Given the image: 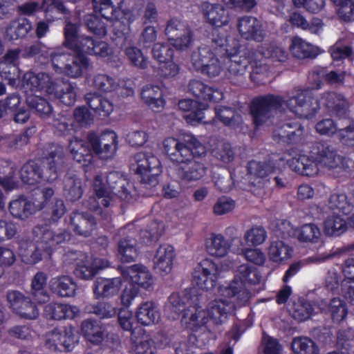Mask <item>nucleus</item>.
Listing matches in <instances>:
<instances>
[{
	"label": "nucleus",
	"mask_w": 354,
	"mask_h": 354,
	"mask_svg": "<svg viewBox=\"0 0 354 354\" xmlns=\"http://www.w3.org/2000/svg\"><path fill=\"white\" fill-rule=\"evenodd\" d=\"M261 281L257 270L247 263L239 266L234 279L221 285L216 298L203 307L195 300L185 309L181 318L182 326L192 332H212L225 323L229 315L236 308L245 305L250 297L247 286Z\"/></svg>",
	"instance_id": "obj_1"
},
{
	"label": "nucleus",
	"mask_w": 354,
	"mask_h": 354,
	"mask_svg": "<svg viewBox=\"0 0 354 354\" xmlns=\"http://www.w3.org/2000/svg\"><path fill=\"white\" fill-rule=\"evenodd\" d=\"M331 255L327 254H319L313 257H310L306 259H304L303 261H300L296 263H292L289 268L286 270L284 277H283V281L285 282L288 281L290 277L295 275L300 268L304 266V265L308 264V263H321L330 258Z\"/></svg>",
	"instance_id": "obj_50"
},
{
	"label": "nucleus",
	"mask_w": 354,
	"mask_h": 354,
	"mask_svg": "<svg viewBox=\"0 0 354 354\" xmlns=\"http://www.w3.org/2000/svg\"><path fill=\"white\" fill-rule=\"evenodd\" d=\"M47 276L44 272H37L32 280V296L39 304L46 303L49 299V295L45 289Z\"/></svg>",
	"instance_id": "obj_41"
},
{
	"label": "nucleus",
	"mask_w": 354,
	"mask_h": 354,
	"mask_svg": "<svg viewBox=\"0 0 354 354\" xmlns=\"http://www.w3.org/2000/svg\"><path fill=\"white\" fill-rule=\"evenodd\" d=\"M235 207L234 200L222 196L217 199L213 206V212L216 215H223L231 212Z\"/></svg>",
	"instance_id": "obj_62"
},
{
	"label": "nucleus",
	"mask_w": 354,
	"mask_h": 354,
	"mask_svg": "<svg viewBox=\"0 0 354 354\" xmlns=\"http://www.w3.org/2000/svg\"><path fill=\"white\" fill-rule=\"evenodd\" d=\"M134 170L140 175L141 181L150 187L158 184L161 172L160 161L150 153L140 152L134 156Z\"/></svg>",
	"instance_id": "obj_14"
},
{
	"label": "nucleus",
	"mask_w": 354,
	"mask_h": 354,
	"mask_svg": "<svg viewBox=\"0 0 354 354\" xmlns=\"http://www.w3.org/2000/svg\"><path fill=\"white\" fill-rule=\"evenodd\" d=\"M81 330L85 339L93 345L101 344L107 336L104 327L97 321L85 320Z\"/></svg>",
	"instance_id": "obj_31"
},
{
	"label": "nucleus",
	"mask_w": 354,
	"mask_h": 354,
	"mask_svg": "<svg viewBox=\"0 0 354 354\" xmlns=\"http://www.w3.org/2000/svg\"><path fill=\"white\" fill-rule=\"evenodd\" d=\"M123 180L117 172H111L106 176L97 175L93 183L95 196L88 201V208L97 214H102V207L106 208L113 205L115 194L112 193L115 185Z\"/></svg>",
	"instance_id": "obj_8"
},
{
	"label": "nucleus",
	"mask_w": 354,
	"mask_h": 354,
	"mask_svg": "<svg viewBox=\"0 0 354 354\" xmlns=\"http://www.w3.org/2000/svg\"><path fill=\"white\" fill-rule=\"evenodd\" d=\"M93 85L97 89L104 92H111L117 88L115 81L111 77L100 74L94 77Z\"/></svg>",
	"instance_id": "obj_61"
},
{
	"label": "nucleus",
	"mask_w": 354,
	"mask_h": 354,
	"mask_svg": "<svg viewBox=\"0 0 354 354\" xmlns=\"http://www.w3.org/2000/svg\"><path fill=\"white\" fill-rule=\"evenodd\" d=\"M48 153L44 161V163L48 167V169L44 174V178L47 181H50L57 178V171L63 166V147L59 145H51L49 146Z\"/></svg>",
	"instance_id": "obj_28"
},
{
	"label": "nucleus",
	"mask_w": 354,
	"mask_h": 354,
	"mask_svg": "<svg viewBox=\"0 0 354 354\" xmlns=\"http://www.w3.org/2000/svg\"><path fill=\"white\" fill-rule=\"evenodd\" d=\"M141 97L145 103L155 111H158L164 106L162 91L158 86L153 84L145 86L141 91Z\"/></svg>",
	"instance_id": "obj_40"
},
{
	"label": "nucleus",
	"mask_w": 354,
	"mask_h": 354,
	"mask_svg": "<svg viewBox=\"0 0 354 354\" xmlns=\"http://www.w3.org/2000/svg\"><path fill=\"white\" fill-rule=\"evenodd\" d=\"M28 106L41 118H46L52 113L51 106L39 95H29L26 99Z\"/></svg>",
	"instance_id": "obj_54"
},
{
	"label": "nucleus",
	"mask_w": 354,
	"mask_h": 354,
	"mask_svg": "<svg viewBox=\"0 0 354 354\" xmlns=\"http://www.w3.org/2000/svg\"><path fill=\"white\" fill-rule=\"evenodd\" d=\"M136 317L138 323L150 326L158 322L160 314L153 302L145 301L138 306Z\"/></svg>",
	"instance_id": "obj_36"
},
{
	"label": "nucleus",
	"mask_w": 354,
	"mask_h": 354,
	"mask_svg": "<svg viewBox=\"0 0 354 354\" xmlns=\"http://www.w3.org/2000/svg\"><path fill=\"white\" fill-rule=\"evenodd\" d=\"M279 230L284 236H294L303 243H317L322 235L320 229L313 223L305 224L298 229H294L288 221H283L279 225Z\"/></svg>",
	"instance_id": "obj_17"
},
{
	"label": "nucleus",
	"mask_w": 354,
	"mask_h": 354,
	"mask_svg": "<svg viewBox=\"0 0 354 354\" xmlns=\"http://www.w3.org/2000/svg\"><path fill=\"white\" fill-rule=\"evenodd\" d=\"M166 33L172 44L178 49L184 50L189 47L192 42L191 31L178 19L169 21L166 28Z\"/></svg>",
	"instance_id": "obj_20"
},
{
	"label": "nucleus",
	"mask_w": 354,
	"mask_h": 354,
	"mask_svg": "<svg viewBox=\"0 0 354 354\" xmlns=\"http://www.w3.org/2000/svg\"><path fill=\"white\" fill-rule=\"evenodd\" d=\"M269 260L277 265L285 264L293 255V248L283 240H272L268 248Z\"/></svg>",
	"instance_id": "obj_29"
},
{
	"label": "nucleus",
	"mask_w": 354,
	"mask_h": 354,
	"mask_svg": "<svg viewBox=\"0 0 354 354\" xmlns=\"http://www.w3.org/2000/svg\"><path fill=\"white\" fill-rule=\"evenodd\" d=\"M124 282L137 284L145 289L149 288L153 283V277L149 270L140 265H135L122 272Z\"/></svg>",
	"instance_id": "obj_26"
},
{
	"label": "nucleus",
	"mask_w": 354,
	"mask_h": 354,
	"mask_svg": "<svg viewBox=\"0 0 354 354\" xmlns=\"http://www.w3.org/2000/svg\"><path fill=\"white\" fill-rule=\"evenodd\" d=\"M162 232V225L153 222L149 226V230H142L140 234L141 241L136 244V241L127 237L120 241L118 245V253L121 261L131 262L138 257V251L140 245L147 244L151 241L156 239Z\"/></svg>",
	"instance_id": "obj_13"
},
{
	"label": "nucleus",
	"mask_w": 354,
	"mask_h": 354,
	"mask_svg": "<svg viewBox=\"0 0 354 354\" xmlns=\"http://www.w3.org/2000/svg\"><path fill=\"white\" fill-rule=\"evenodd\" d=\"M122 284L121 277L97 278L93 286L94 296L97 299L112 297L118 293Z\"/></svg>",
	"instance_id": "obj_27"
},
{
	"label": "nucleus",
	"mask_w": 354,
	"mask_h": 354,
	"mask_svg": "<svg viewBox=\"0 0 354 354\" xmlns=\"http://www.w3.org/2000/svg\"><path fill=\"white\" fill-rule=\"evenodd\" d=\"M290 50L294 57L299 59L315 57L322 52L319 47L306 42L299 37L292 39Z\"/></svg>",
	"instance_id": "obj_37"
},
{
	"label": "nucleus",
	"mask_w": 354,
	"mask_h": 354,
	"mask_svg": "<svg viewBox=\"0 0 354 354\" xmlns=\"http://www.w3.org/2000/svg\"><path fill=\"white\" fill-rule=\"evenodd\" d=\"M64 195L71 201L80 199L82 195V183L77 178H68L64 184Z\"/></svg>",
	"instance_id": "obj_55"
},
{
	"label": "nucleus",
	"mask_w": 354,
	"mask_h": 354,
	"mask_svg": "<svg viewBox=\"0 0 354 354\" xmlns=\"http://www.w3.org/2000/svg\"><path fill=\"white\" fill-rule=\"evenodd\" d=\"M86 100L90 108L100 116L107 117L113 111L112 102L101 96L88 94L86 96Z\"/></svg>",
	"instance_id": "obj_42"
},
{
	"label": "nucleus",
	"mask_w": 354,
	"mask_h": 354,
	"mask_svg": "<svg viewBox=\"0 0 354 354\" xmlns=\"http://www.w3.org/2000/svg\"><path fill=\"white\" fill-rule=\"evenodd\" d=\"M109 266V262L107 260L82 255L80 261L77 263L75 274L81 279L90 280L92 279L99 271Z\"/></svg>",
	"instance_id": "obj_19"
},
{
	"label": "nucleus",
	"mask_w": 354,
	"mask_h": 354,
	"mask_svg": "<svg viewBox=\"0 0 354 354\" xmlns=\"http://www.w3.org/2000/svg\"><path fill=\"white\" fill-rule=\"evenodd\" d=\"M178 106L180 110L189 113L185 116L187 122L192 125H196L203 122L204 118L203 111L207 108V104L205 102L198 103L189 99H185L178 102Z\"/></svg>",
	"instance_id": "obj_32"
},
{
	"label": "nucleus",
	"mask_w": 354,
	"mask_h": 354,
	"mask_svg": "<svg viewBox=\"0 0 354 354\" xmlns=\"http://www.w3.org/2000/svg\"><path fill=\"white\" fill-rule=\"evenodd\" d=\"M32 28V26L26 19H19L12 21L6 28L5 37L8 39H17L24 37Z\"/></svg>",
	"instance_id": "obj_46"
},
{
	"label": "nucleus",
	"mask_w": 354,
	"mask_h": 354,
	"mask_svg": "<svg viewBox=\"0 0 354 354\" xmlns=\"http://www.w3.org/2000/svg\"><path fill=\"white\" fill-rule=\"evenodd\" d=\"M315 313L316 308L310 302L303 300L296 303L292 311L293 318L299 322L307 320Z\"/></svg>",
	"instance_id": "obj_53"
},
{
	"label": "nucleus",
	"mask_w": 354,
	"mask_h": 354,
	"mask_svg": "<svg viewBox=\"0 0 354 354\" xmlns=\"http://www.w3.org/2000/svg\"><path fill=\"white\" fill-rule=\"evenodd\" d=\"M95 226V221L89 215L73 212L70 218V227L75 233L87 236L91 234Z\"/></svg>",
	"instance_id": "obj_35"
},
{
	"label": "nucleus",
	"mask_w": 354,
	"mask_h": 354,
	"mask_svg": "<svg viewBox=\"0 0 354 354\" xmlns=\"http://www.w3.org/2000/svg\"><path fill=\"white\" fill-rule=\"evenodd\" d=\"M267 238L265 229L261 226H253L246 230L243 240L248 246H258L263 244Z\"/></svg>",
	"instance_id": "obj_52"
},
{
	"label": "nucleus",
	"mask_w": 354,
	"mask_h": 354,
	"mask_svg": "<svg viewBox=\"0 0 354 354\" xmlns=\"http://www.w3.org/2000/svg\"><path fill=\"white\" fill-rule=\"evenodd\" d=\"M79 342L75 329L71 326L55 328L46 334L45 346L51 351L62 348L71 351Z\"/></svg>",
	"instance_id": "obj_15"
},
{
	"label": "nucleus",
	"mask_w": 354,
	"mask_h": 354,
	"mask_svg": "<svg viewBox=\"0 0 354 354\" xmlns=\"http://www.w3.org/2000/svg\"><path fill=\"white\" fill-rule=\"evenodd\" d=\"M42 8L48 20L57 19L58 15L66 10L64 5L58 0H44Z\"/></svg>",
	"instance_id": "obj_56"
},
{
	"label": "nucleus",
	"mask_w": 354,
	"mask_h": 354,
	"mask_svg": "<svg viewBox=\"0 0 354 354\" xmlns=\"http://www.w3.org/2000/svg\"><path fill=\"white\" fill-rule=\"evenodd\" d=\"M124 0H93V8L107 20H118L124 17Z\"/></svg>",
	"instance_id": "obj_23"
},
{
	"label": "nucleus",
	"mask_w": 354,
	"mask_h": 354,
	"mask_svg": "<svg viewBox=\"0 0 354 354\" xmlns=\"http://www.w3.org/2000/svg\"><path fill=\"white\" fill-rule=\"evenodd\" d=\"M240 47L238 41L232 39V48L227 44L225 49L227 57L224 62L228 71L233 75H242L248 64L251 62L250 57H245V53H241Z\"/></svg>",
	"instance_id": "obj_18"
},
{
	"label": "nucleus",
	"mask_w": 354,
	"mask_h": 354,
	"mask_svg": "<svg viewBox=\"0 0 354 354\" xmlns=\"http://www.w3.org/2000/svg\"><path fill=\"white\" fill-rule=\"evenodd\" d=\"M194 66L209 77H216L222 71L219 60L207 47L200 48L192 57Z\"/></svg>",
	"instance_id": "obj_16"
},
{
	"label": "nucleus",
	"mask_w": 354,
	"mask_h": 354,
	"mask_svg": "<svg viewBox=\"0 0 354 354\" xmlns=\"http://www.w3.org/2000/svg\"><path fill=\"white\" fill-rule=\"evenodd\" d=\"M237 28L241 37L246 40L260 41L264 37L261 23L253 17L245 16L239 19Z\"/></svg>",
	"instance_id": "obj_24"
},
{
	"label": "nucleus",
	"mask_w": 354,
	"mask_h": 354,
	"mask_svg": "<svg viewBox=\"0 0 354 354\" xmlns=\"http://www.w3.org/2000/svg\"><path fill=\"white\" fill-rule=\"evenodd\" d=\"M124 53L128 62L132 66L139 68H146L148 66V58L142 50L136 46H129L124 48Z\"/></svg>",
	"instance_id": "obj_51"
},
{
	"label": "nucleus",
	"mask_w": 354,
	"mask_h": 354,
	"mask_svg": "<svg viewBox=\"0 0 354 354\" xmlns=\"http://www.w3.org/2000/svg\"><path fill=\"white\" fill-rule=\"evenodd\" d=\"M213 156L225 164L234 160V154L229 143L219 142L216 148L212 149Z\"/></svg>",
	"instance_id": "obj_57"
},
{
	"label": "nucleus",
	"mask_w": 354,
	"mask_h": 354,
	"mask_svg": "<svg viewBox=\"0 0 354 354\" xmlns=\"http://www.w3.org/2000/svg\"><path fill=\"white\" fill-rule=\"evenodd\" d=\"M50 290L62 297H72L76 295L77 286L68 275L57 276L53 278L49 283Z\"/></svg>",
	"instance_id": "obj_30"
},
{
	"label": "nucleus",
	"mask_w": 354,
	"mask_h": 354,
	"mask_svg": "<svg viewBox=\"0 0 354 354\" xmlns=\"http://www.w3.org/2000/svg\"><path fill=\"white\" fill-rule=\"evenodd\" d=\"M245 259L257 266H262L266 261V256L262 250L257 248H245L242 250Z\"/></svg>",
	"instance_id": "obj_64"
},
{
	"label": "nucleus",
	"mask_w": 354,
	"mask_h": 354,
	"mask_svg": "<svg viewBox=\"0 0 354 354\" xmlns=\"http://www.w3.org/2000/svg\"><path fill=\"white\" fill-rule=\"evenodd\" d=\"M319 104L333 109L337 114L346 113L348 103L341 95L335 93L326 94L318 102L312 98L308 90L295 89L288 100L279 96H267L253 101L251 113L256 127L269 124V120L274 110L288 109L299 118H309L315 115Z\"/></svg>",
	"instance_id": "obj_2"
},
{
	"label": "nucleus",
	"mask_w": 354,
	"mask_h": 354,
	"mask_svg": "<svg viewBox=\"0 0 354 354\" xmlns=\"http://www.w3.org/2000/svg\"><path fill=\"white\" fill-rule=\"evenodd\" d=\"M233 263L228 259L214 261L205 258L195 267L193 273L194 280L200 289L208 290L212 289L216 280L221 274L232 268Z\"/></svg>",
	"instance_id": "obj_9"
},
{
	"label": "nucleus",
	"mask_w": 354,
	"mask_h": 354,
	"mask_svg": "<svg viewBox=\"0 0 354 354\" xmlns=\"http://www.w3.org/2000/svg\"><path fill=\"white\" fill-rule=\"evenodd\" d=\"M44 207V203L37 198L29 201L26 198L20 197L12 200L9 205L10 214L15 218L26 219L29 216Z\"/></svg>",
	"instance_id": "obj_21"
},
{
	"label": "nucleus",
	"mask_w": 354,
	"mask_h": 354,
	"mask_svg": "<svg viewBox=\"0 0 354 354\" xmlns=\"http://www.w3.org/2000/svg\"><path fill=\"white\" fill-rule=\"evenodd\" d=\"M73 52L75 55L72 57L71 63H66L71 56L65 54L61 49L50 50L46 53V55L50 56L53 68L57 73H65L71 77H78L86 72L89 64L83 53Z\"/></svg>",
	"instance_id": "obj_12"
},
{
	"label": "nucleus",
	"mask_w": 354,
	"mask_h": 354,
	"mask_svg": "<svg viewBox=\"0 0 354 354\" xmlns=\"http://www.w3.org/2000/svg\"><path fill=\"white\" fill-rule=\"evenodd\" d=\"M130 351L136 354H153L155 351L153 341L147 334H133L131 338Z\"/></svg>",
	"instance_id": "obj_39"
},
{
	"label": "nucleus",
	"mask_w": 354,
	"mask_h": 354,
	"mask_svg": "<svg viewBox=\"0 0 354 354\" xmlns=\"http://www.w3.org/2000/svg\"><path fill=\"white\" fill-rule=\"evenodd\" d=\"M118 137L113 131L104 133L100 138H91L88 142L73 138L68 148L75 160L84 166H88L92 160V150L102 158L111 157L116 150Z\"/></svg>",
	"instance_id": "obj_3"
},
{
	"label": "nucleus",
	"mask_w": 354,
	"mask_h": 354,
	"mask_svg": "<svg viewBox=\"0 0 354 354\" xmlns=\"http://www.w3.org/2000/svg\"><path fill=\"white\" fill-rule=\"evenodd\" d=\"M338 16L345 21H354V2L352 0H344L336 3Z\"/></svg>",
	"instance_id": "obj_60"
},
{
	"label": "nucleus",
	"mask_w": 354,
	"mask_h": 354,
	"mask_svg": "<svg viewBox=\"0 0 354 354\" xmlns=\"http://www.w3.org/2000/svg\"><path fill=\"white\" fill-rule=\"evenodd\" d=\"M175 257L173 246L168 244L161 245L153 257V266L156 271L161 275L169 274L172 270Z\"/></svg>",
	"instance_id": "obj_25"
},
{
	"label": "nucleus",
	"mask_w": 354,
	"mask_h": 354,
	"mask_svg": "<svg viewBox=\"0 0 354 354\" xmlns=\"http://www.w3.org/2000/svg\"><path fill=\"white\" fill-rule=\"evenodd\" d=\"M33 234L37 237L35 250L32 251L30 257L28 253L21 254L24 261L32 264L37 263L44 257H50L53 248L68 237L67 234H55L46 226L36 227Z\"/></svg>",
	"instance_id": "obj_10"
},
{
	"label": "nucleus",
	"mask_w": 354,
	"mask_h": 354,
	"mask_svg": "<svg viewBox=\"0 0 354 354\" xmlns=\"http://www.w3.org/2000/svg\"><path fill=\"white\" fill-rule=\"evenodd\" d=\"M79 311V308L75 306L59 303H50L44 308V315L47 318L57 320L73 319Z\"/></svg>",
	"instance_id": "obj_34"
},
{
	"label": "nucleus",
	"mask_w": 354,
	"mask_h": 354,
	"mask_svg": "<svg viewBox=\"0 0 354 354\" xmlns=\"http://www.w3.org/2000/svg\"><path fill=\"white\" fill-rule=\"evenodd\" d=\"M188 90L196 97L204 101L218 102L223 99L221 91L208 86L199 80H192L188 86Z\"/></svg>",
	"instance_id": "obj_33"
},
{
	"label": "nucleus",
	"mask_w": 354,
	"mask_h": 354,
	"mask_svg": "<svg viewBox=\"0 0 354 354\" xmlns=\"http://www.w3.org/2000/svg\"><path fill=\"white\" fill-rule=\"evenodd\" d=\"M207 252L215 257H223L230 249V242L221 234H212L205 242Z\"/></svg>",
	"instance_id": "obj_38"
},
{
	"label": "nucleus",
	"mask_w": 354,
	"mask_h": 354,
	"mask_svg": "<svg viewBox=\"0 0 354 354\" xmlns=\"http://www.w3.org/2000/svg\"><path fill=\"white\" fill-rule=\"evenodd\" d=\"M207 167L200 162H195L187 170H179L178 176L184 182H194L201 180L207 174Z\"/></svg>",
	"instance_id": "obj_45"
},
{
	"label": "nucleus",
	"mask_w": 354,
	"mask_h": 354,
	"mask_svg": "<svg viewBox=\"0 0 354 354\" xmlns=\"http://www.w3.org/2000/svg\"><path fill=\"white\" fill-rule=\"evenodd\" d=\"M164 151L173 162L187 163L194 157L205 154V147L194 135L187 134L183 140L167 137L162 142Z\"/></svg>",
	"instance_id": "obj_5"
},
{
	"label": "nucleus",
	"mask_w": 354,
	"mask_h": 354,
	"mask_svg": "<svg viewBox=\"0 0 354 354\" xmlns=\"http://www.w3.org/2000/svg\"><path fill=\"white\" fill-rule=\"evenodd\" d=\"M333 320L339 322L345 319L347 315V308L345 303L338 298H333L328 306Z\"/></svg>",
	"instance_id": "obj_58"
},
{
	"label": "nucleus",
	"mask_w": 354,
	"mask_h": 354,
	"mask_svg": "<svg viewBox=\"0 0 354 354\" xmlns=\"http://www.w3.org/2000/svg\"><path fill=\"white\" fill-rule=\"evenodd\" d=\"M291 349L294 354H319L318 345L307 337H297L292 339Z\"/></svg>",
	"instance_id": "obj_43"
},
{
	"label": "nucleus",
	"mask_w": 354,
	"mask_h": 354,
	"mask_svg": "<svg viewBox=\"0 0 354 354\" xmlns=\"http://www.w3.org/2000/svg\"><path fill=\"white\" fill-rule=\"evenodd\" d=\"M152 53L154 59L162 64L172 59L174 51L169 45L158 43L153 46Z\"/></svg>",
	"instance_id": "obj_59"
},
{
	"label": "nucleus",
	"mask_w": 354,
	"mask_h": 354,
	"mask_svg": "<svg viewBox=\"0 0 354 354\" xmlns=\"http://www.w3.org/2000/svg\"><path fill=\"white\" fill-rule=\"evenodd\" d=\"M326 287L354 304V259L346 260L340 268L337 266L328 270L325 279Z\"/></svg>",
	"instance_id": "obj_7"
},
{
	"label": "nucleus",
	"mask_w": 354,
	"mask_h": 354,
	"mask_svg": "<svg viewBox=\"0 0 354 354\" xmlns=\"http://www.w3.org/2000/svg\"><path fill=\"white\" fill-rule=\"evenodd\" d=\"M303 129L300 127H297L295 124L287 123L281 126H279L274 131V137H279L282 139L295 142L299 140L302 136Z\"/></svg>",
	"instance_id": "obj_49"
},
{
	"label": "nucleus",
	"mask_w": 354,
	"mask_h": 354,
	"mask_svg": "<svg viewBox=\"0 0 354 354\" xmlns=\"http://www.w3.org/2000/svg\"><path fill=\"white\" fill-rule=\"evenodd\" d=\"M19 69L15 65H10L7 62L1 60L0 62V76L8 80L9 83L12 86L18 85L21 82V86L26 91H30L24 86V77L20 80Z\"/></svg>",
	"instance_id": "obj_47"
},
{
	"label": "nucleus",
	"mask_w": 354,
	"mask_h": 354,
	"mask_svg": "<svg viewBox=\"0 0 354 354\" xmlns=\"http://www.w3.org/2000/svg\"><path fill=\"white\" fill-rule=\"evenodd\" d=\"M21 180L28 185H35L41 180V174L38 165L34 162L25 164L20 171Z\"/></svg>",
	"instance_id": "obj_48"
},
{
	"label": "nucleus",
	"mask_w": 354,
	"mask_h": 354,
	"mask_svg": "<svg viewBox=\"0 0 354 354\" xmlns=\"http://www.w3.org/2000/svg\"><path fill=\"white\" fill-rule=\"evenodd\" d=\"M24 86L30 91H42L50 99L59 100L63 104L70 106L75 101L74 88L68 82H53L49 75L44 73L35 74L28 72L24 75Z\"/></svg>",
	"instance_id": "obj_4"
},
{
	"label": "nucleus",
	"mask_w": 354,
	"mask_h": 354,
	"mask_svg": "<svg viewBox=\"0 0 354 354\" xmlns=\"http://www.w3.org/2000/svg\"><path fill=\"white\" fill-rule=\"evenodd\" d=\"M346 228V220L337 214L328 216L324 223V230L328 236H339L344 233Z\"/></svg>",
	"instance_id": "obj_44"
},
{
	"label": "nucleus",
	"mask_w": 354,
	"mask_h": 354,
	"mask_svg": "<svg viewBox=\"0 0 354 354\" xmlns=\"http://www.w3.org/2000/svg\"><path fill=\"white\" fill-rule=\"evenodd\" d=\"M183 306L178 295L173 294L169 298V301L165 307V313L167 316L173 319L178 317Z\"/></svg>",
	"instance_id": "obj_63"
},
{
	"label": "nucleus",
	"mask_w": 354,
	"mask_h": 354,
	"mask_svg": "<svg viewBox=\"0 0 354 354\" xmlns=\"http://www.w3.org/2000/svg\"><path fill=\"white\" fill-rule=\"evenodd\" d=\"M337 160L339 157L327 148L322 151L316 160L306 155H299L286 160L289 167L295 172L311 176L318 173L321 165L330 168L334 167Z\"/></svg>",
	"instance_id": "obj_11"
},
{
	"label": "nucleus",
	"mask_w": 354,
	"mask_h": 354,
	"mask_svg": "<svg viewBox=\"0 0 354 354\" xmlns=\"http://www.w3.org/2000/svg\"><path fill=\"white\" fill-rule=\"evenodd\" d=\"M65 45L73 51L105 58L108 62L115 61L113 50L107 44L95 42L88 37L79 36L77 28L71 23L66 25Z\"/></svg>",
	"instance_id": "obj_6"
},
{
	"label": "nucleus",
	"mask_w": 354,
	"mask_h": 354,
	"mask_svg": "<svg viewBox=\"0 0 354 354\" xmlns=\"http://www.w3.org/2000/svg\"><path fill=\"white\" fill-rule=\"evenodd\" d=\"M201 11L206 21L214 27H222L228 24V11L220 3L203 2Z\"/></svg>",
	"instance_id": "obj_22"
}]
</instances>
